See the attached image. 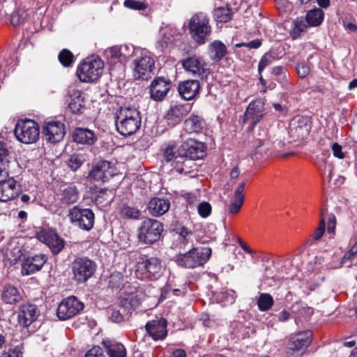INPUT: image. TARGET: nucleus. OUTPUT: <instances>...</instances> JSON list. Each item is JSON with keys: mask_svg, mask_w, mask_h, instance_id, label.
<instances>
[{"mask_svg": "<svg viewBox=\"0 0 357 357\" xmlns=\"http://www.w3.org/2000/svg\"><path fill=\"white\" fill-rule=\"evenodd\" d=\"M188 28L192 38L200 45L204 44L211 33L209 17L202 12L195 13L191 17Z\"/></svg>", "mask_w": 357, "mask_h": 357, "instance_id": "nucleus-4", "label": "nucleus"}, {"mask_svg": "<svg viewBox=\"0 0 357 357\" xmlns=\"http://www.w3.org/2000/svg\"><path fill=\"white\" fill-rule=\"evenodd\" d=\"M102 344L109 357H126L127 352L124 345L114 340H105Z\"/></svg>", "mask_w": 357, "mask_h": 357, "instance_id": "nucleus-32", "label": "nucleus"}, {"mask_svg": "<svg viewBox=\"0 0 357 357\" xmlns=\"http://www.w3.org/2000/svg\"><path fill=\"white\" fill-rule=\"evenodd\" d=\"M116 174V169L114 165L111 162L102 160L93 166L87 178L91 183H103L108 181Z\"/></svg>", "mask_w": 357, "mask_h": 357, "instance_id": "nucleus-12", "label": "nucleus"}, {"mask_svg": "<svg viewBox=\"0 0 357 357\" xmlns=\"http://www.w3.org/2000/svg\"><path fill=\"white\" fill-rule=\"evenodd\" d=\"M68 217L73 225L81 229L89 231L93 227L95 215L89 208L75 206L69 210Z\"/></svg>", "mask_w": 357, "mask_h": 357, "instance_id": "nucleus-11", "label": "nucleus"}, {"mask_svg": "<svg viewBox=\"0 0 357 357\" xmlns=\"http://www.w3.org/2000/svg\"><path fill=\"white\" fill-rule=\"evenodd\" d=\"M206 146L194 139H188L178 147L177 167L184 171L185 174L192 172L195 167V160L202 159L206 155Z\"/></svg>", "mask_w": 357, "mask_h": 357, "instance_id": "nucleus-1", "label": "nucleus"}, {"mask_svg": "<svg viewBox=\"0 0 357 357\" xmlns=\"http://www.w3.org/2000/svg\"><path fill=\"white\" fill-rule=\"evenodd\" d=\"M190 109L191 106L189 103H176L171 105L165 116L167 125L170 127L178 125L181 122L184 116L190 112Z\"/></svg>", "mask_w": 357, "mask_h": 357, "instance_id": "nucleus-21", "label": "nucleus"}, {"mask_svg": "<svg viewBox=\"0 0 357 357\" xmlns=\"http://www.w3.org/2000/svg\"><path fill=\"white\" fill-rule=\"evenodd\" d=\"M128 49L127 45L113 46L107 50V54L112 59H126L128 55L124 52V50Z\"/></svg>", "mask_w": 357, "mask_h": 357, "instance_id": "nucleus-48", "label": "nucleus"}, {"mask_svg": "<svg viewBox=\"0 0 357 357\" xmlns=\"http://www.w3.org/2000/svg\"><path fill=\"white\" fill-rule=\"evenodd\" d=\"M84 357H105V355L100 347L95 346L85 354Z\"/></svg>", "mask_w": 357, "mask_h": 357, "instance_id": "nucleus-55", "label": "nucleus"}, {"mask_svg": "<svg viewBox=\"0 0 357 357\" xmlns=\"http://www.w3.org/2000/svg\"><path fill=\"white\" fill-rule=\"evenodd\" d=\"M261 45V40L259 39L253 40L249 43H241L236 45L237 47H247L250 49H257Z\"/></svg>", "mask_w": 357, "mask_h": 357, "instance_id": "nucleus-58", "label": "nucleus"}, {"mask_svg": "<svg viewBox=\"0 0 357 357\" xmlns=\"http://www.w3.org/2000/svg\"><path fill=\"white\" fill-rule=\"evenodd\" d=\"M1 298L5 303L13 305L19 303L22 299V296L16 287L7 284L3 287Z\"/></svg>", "mask_w": 357, "mask_h": 357, "instance_id": "nucleus-33", "label": "nucleus"}, {"mask_svg": "<svg viewBox=\"0 0 357 357\" xmlns=\"http://www.w3.org/2000/svg\"><path fill=\"white\" fill-rule=\"evenodd\" d=\"M84 303L75 297L63 299L58 306L56 314L61 320H67L77 315L83 309Z\"/></svg>", "mask_w": 357, "mask_h": 357, "instance_id": "nucleus-13", "label": "nucleus"}, {"mask_svg": "<svg viewBox=\"0 0 357 357\" xmlns=\"http://www.w3.org/2000/svg\"><path fill=\"white\" fill-rule=\"evenodd\" d=\"M119 215L125 219L137 220L141 215V211L136 207L125 204L121 206Z\"/></svg>", "mask_w": 357, "mask_h": 357, "instance_id": "nucleus-42", "label": "nucleus"}, {"mask_svg": "<svg viewBox=\"0 0 357 357\" xmlns=\"http://www.w3.org/2000/svg\"><path fill=\"white\" fill-rule=\"evenodd\" d=\"M162 224L155 219L144 220L137 230L139 242L145 245H152L158 241L163 231Z\"/></svg>", "mask_w": 357, "mask_h": 357, "instance_id": "nucleus-6", "label": "nucleus"}, {"mask_svg": "<svg viewBox=\"0 0 357 357\" xmlns=\"http://www.w3.org/2000/svg\"><path fill=\"white\" fill-rule=\"evenodd\" d=\"M312 333L310 331L298 333L291 337L288 347L292 351H299L307 348L311 343Z\"/></svg>", "mask_w": 357, "mask_h": 357, "instance_id": "nucleus-27", "label": "nucleus"}, {"mask_svg": "<svg viewBox=\"0 0 357 357\" xmlns=\"http://www.w3.org/2000/svg\"><path fill=\"white\" fill-rule=\"evenodd\" d=\"M86 161V157L82 153H73L67 160L68 167L72 171H77Z\"/></svg>", "mask_w": 357, "mask_h": 357, "instance_id": "nucleus-44", "label": "nucleus"}, {"mask_svg": "<svg viewBox=\"0 0 357 357\" xmlns=\"http://www.w3.org/2000/svg\"><path fill=\"white\" fill-rule=\"evenodd\" d=\"M93 202L99 207H105L112 200L111 192L107 189H100L92 194Z\"/></svg>", "mask_w": 357, "mask_h": 357, "instance_id": "nucleus-38", "label": "nucleus"}, {"mask_svg": "<svg viewBox=\"0 0 357 357\" xmlns=\"http://www.w3.org/2000/svg\"><path fill=\"white\" fill-rule=\"evenodd\" d=\"M275 59V56L271 52L265 53L260 59L258 65V72L259 75L261 74L264 68L271 65Z\"/></svg>", "mask_w": 357, "mask_h": 357, "instance_id": "nucleus-49", "label": "nucleus"}, {"mask_svg": "<svg viewBox=\"0 0 357 357\" xmlns=\"http://www.w3.org/2000/svg\"><path fill=\"white\" fill-rule=\"evenodd\" d=\"M38 239L45 243L54 255L59 253L64 247V241L54 230L43 229L37 233Z\"/></svg>", "mask_w": 357, "mask_h": 357, "instance_id": "nucleus-16", "label": "nucleus"}, {"mask_svg": "<svg viewBox=\"0 0 357 357\" xmlns=\"http://www.w3.org/2000/svg\"><path fill=\"white\" fill-rule=\"evenodd\" d=\"M140 112L131 107H121L115 112V125L117 131L123 136L135 134L140 128Z\"/></svg>", "mask_w": 357, "mask_h": 357, "instance_id": "nucleus-2", "label": "nucleus"}, {"mask_svg": "<svg viewBox=\"0 0 357 357\" xmlns=\"http://www.w3.org/2000/svg\"><path fill=\"white\" fill-rule=\"evenodd\" d=\"M296 71L301 78H305L309 75L310 70L307 64L301 63L297 65Z\"/></svg>", "mask_w": 357, "mask_h": 357, "instance_id": "nucleus-56", "label": "nucleus"}, {"mask_svg": "<svg viewBox=\"0 0 357 357\" xmlns=\"http://www.w3.org/2000/svg\"><path fill=\"white\" fill-rule=\"evenodd\" d=\"M197 212L203 218H208L212 212V206L208 202H202L197 206Z\"/></svg>", "mask_w": 357, "mask_h": 357, "instance_id": "nucleus-50", "label": "nucleus"}, {"mask_svg": "<svg viewBox=\"0 0 357 357\" xmlns=\"http://www.w3.org/2000/svg\"><path fill=\"white\" fill-rule=\"evenodd\" d=\"M203 119L196 114H191L184 122L185 130L189 133L199 132L204 128Z\"/></svg>", "mask_w": 357, "mask_h": 357, "instance_id": "nucleus-36", "label": "nucleus"}, {"mask_svg": "<svg viewBox=\"0 0 357 357\" xmlns=\"http://www.w3.org/2000/svg\"><path fill=\"white\" fill-rule=\"evenodd\" d=\"M4 173L0 176V202H7L16 198L20 193V185L13 177L2 178Z\"/></svg>", "mask_w": 357, "mask_h": 357, "instance_id": "nucleus-15", "label": "nucleus"}, {"mask_svg": "<svg viewBox=\"0 0 357 357\" xmlns=\"http://www.w3.org/2000/svg\"><path fill=\"white\" fill-rule=\"evenodd\" d=\"M124 6L133 10H144L147 8L144 1H124Z\"/></svg>", "mask_w": 357, "mask_h": 357, "instance_id": "nucleus-54", "label": "nucleus"}, {"mask_svg": "<svg viewBox=\"0 0 357 357\" xmlns=\"http://www.w3.org/2000/svg\"><path fill=\"white\" fill-rule=\"evenodd\" d=\"M73 141L82 144L91 145L96 140L94 132L88 129L77 128L73 132Z\"/></svg>", "mask_w": 357, "mask_h": 357, "instance_id": "nucleus-29", "label": "nucleus"}, {"mask_svg": "<svg viewBox=\"0 0 357 357\" xmlns=\"http://www.w3.org/2000/svg\"><path fill=\"white\" fill-rule=\"evenodd\" d=\"M162 38L157 43V46L160 50L167 47L169 44H172L177 36V30L174 28L166 26L162 29Z\"/></svg>", "mask_w": 357, "mask_h": 357, "instance_id": "nucleus-37", "label": "nucleus"}, {"mask_svg": "<svg viewBox=\"0 0 357 357\" xmlns=\"http://www.w3.org/2000/svg\"><path fill=\"white\" fill-rule=\"evenodd\" d=\"M58 59L63 67L68 68L74 63L75 56L69 50L63 49L59 52Z\"/></svg>", "mask_w": 357, "mask_h": 357, "instance_id": "nucleus-47", "label": "nucleus"}, {"mask_svg": "<svg viewBox=\"0 0 357 357\" xmlns=\"http://www.w3.org/2000/svg\"><path fill=\"white\" fill-rule=\"evenodd\" d=\"M15 135L22 143L26 144L35 143L40 136L39 126L33 120H21L15 126Z\"/></svg>", "mask_w": 357, "mask_h": 357, "instance_id": "nucleus-10", "label": "nucleus"}, {"mask_svg": "<svg viewBox=\"0 0 357 357\" xmlns=\"http://www.w3.org/2000/svg\"><path fill=\"white\" fill-rule=\"evenodd\" d=\"M163 158L167 162H172V165L174 166L176 172L184 174V171L177 167V158L178 156V148L176 149L175 143L171 142L168 144L162 149Z\"/></svg>", "mask_w": 357, "mask_h": 357, "instance_id": "nucleus-34", "label": "nucleus"}, {"mask_svg": "<svg viewBox=\"0 0 357 357\" xmlns=\"http://www.w3.org/2000/svg\"><path fill=\"white\" fill-rule=\"evenodd\" d=\"M245 182H242L236 188L234 192V200L229 206V211L231 214H236L239 212L244 202L243 191Z\"/></svg>", "mask_w": 357, "mask_h": 357, "instance_id": "nucleus-35", "label": "nucleus"}, {"mask_svg": "<svg viewBox=\"0 0 357 357\" xmlns=\"http://www.w3.org/2000/svg\"><path fill=\"white\" fill-rule=\"evenodd\" d=\"M42 134L45 140L55 144L61 142L66 134L65 125L60 121L45 122L43 126Z\"/></svg>", "mask_w": 357, "mask_h": 357, "instance_id": "nucleus-17", "label": "nucleus"}, {"mask_svg": "<svg viewBox=\"0 0 357 357\" xmlns=\"http://www.w3.org/2000/svg\"><path fill=\"white\" fill-rule=\"evenodd\" d=\"M174 231L182 238L183 241L186 240L187 236L190 234V231L188 229V228L182 225L176 226L174 229Z\"/></svg>", "mask_w": 357, "mask_h": 357, "instance_id": "nucleus-59", "label": "nucleus"}, {"mask_svg": "<svg viewBox=\"0 0 357 357\" xmlns=\"http://www.w3.org/2000/svg\"><path fill=\"white\" fill-rule=\"evenodd\" d=\"M9 151L6 147V145L0 142V176L3 173L5 175H8V172L6 171V165L9 162L8 160Z\"/></svg>", "mask_w": 357, "mask_h": 357, "instance_id": "nucleus-46", "label": "nucleus"}, {"mask_svg": "<svg viewBox=\"0 0 357 357\" xmlns=\"http://www.w3.org/2000/svg\"><path fill=\"white\" fill-rule=\"evenodd\" d=\"M264 105L262 99L252 100L245 112L244 122L250 123L252 127L259 123L266 114Z\"/></svg>", "mask_w": 357, "mask_h": 357, "instance_id": "nucleus-18", "label": "nucleus"}, {"mask_svg": "<svg viewBox=\"0 0 357 357\" xmlns=\"http://www.w3.org/2000/svg\"><path fill=\"white\" fill-rule=\"evenodd\" d=\"M171 86V82L164 77H160L154 79L150 86L151 98L155 101L162 100L166 97Z\"/></svg>", "mask_w": 357, "mask_h": 357, "instance_id": "nucleus-23", "label": "nucleus"}, {"mask_svg": "<svg viewBox=\"0 0 357 357\" xmlns=\"http://www.w3.org/2000/svg\"><path fill=\"white\" fill-rule=\"evenodd\" d=\"M68 94L70 98V100L68 102V108L74 114L79 113L82 108L80 102L82 91L79 89H73L68 91Z\"/></svg>", "mask_w": 357, "mask_h": 357, "instance_id": "nucleus-39", "label": "nucleus"}, {"mask_svg": "<svg viewBox=\"0 0 357 357\" xmlns=\"http://www.w3.org/2000/svg\"><path fill=\"white\" fill-rule=\"evenodd\" d=\"M342 149V146L337 143H334L332 146V151L334 156L340 159L344 158V154Z\"/></svg>", "mask_w": 357, "mask_h": 357, "instance_id": "nucleus-61", "label": "nucleus"}, {"mask_svg": "<svg viewBox=\"0 0 357 357\" xmlns=\"http://www.w3.org/2000/svg\"><path fill=\"white\" fill-rule=\"evenodd\" d=\"M215 20L218 22H227L231 19L232 13L227 7H219L214 10Z\"/></svg>", "mask_w": 357, "mask_h": 357, "instance_id": "nucleus-45", "label": "nucleus"}, {"mask_svg": "<svg viewBox=\"0 0 357 357\" xmlns=\"http://www.w3.org/2000/svg\"><path fill=\"white\" fill-rule=\"evenodd\" d=\"M169 206L168 199L154 197L149 202L148 211L153 216H160L168 211Z\"/></svg>", "mask_w": 357, "mask_h": 357, "instance_id": "nucleus-28", "label": "nucleus"}, {"mask_svg": "<svg viewBox=\"0 0 357 357\" xmlns=\"http://www.w3.org/2000/svg\"><path fill=\"white\" fill-rule=\"evenodd\" d=\"M103 68L104 63L100 58H87L78 65L76 75L82 82H93L99 79Z\"/></svg>", "mask_w": 357, "mask_h": 357, "instance_id": "nucleus-5", "label": "nucleus"}, {"mask_svg": "<svg viewBox=\"0 0 357 357\" xmlns=\"http://www.w3.org/2000/svg\"><path fill=\"white\" fill-rule=\"evenodd\" d=\"M274 304L272 296L268 293H261L257 298L258 308L261 312L270 310Z\"/></svg>", "mask_w": 357, "mask_h": 357, "instance_id": "nucleus-43", "label": "nucleus"}, {"mask_svg": "<svg viewBox=\"0 0 357 357\" xmlns=\"http://www.w3.org/2000/svg\"><path fill=\"white\" fill-rule=\"evenodd\" d=\"M324 12L321 8H314L309 10L305 16L306 22L310 26H317L324 20Z\"/></svg>", "mask_w": 357, "mask_h": 357, "instance_id": "nucleus-40", "label": "nucleus"}, {"mask_svg": "<svg viewBox=\"0 0 357 357\" xmlns=\"http://www.w3.org/2000/svg\"><path fill=\"white\" fill-rule=\"evenodd\" d=\"M0 357H22V352L18 347L10 348L3 350Z\"/></svg>", "mask_w": 357, "mask_h": 357, "instance_id": "nucleus-52", "label": "nucleus"}, {"mask_svg": "<svg viewBox=\"0 0 357 357\" xmlns=\"http://www.w3.org/2000/svg\"><path fill=\"white\" fill-rule=\"evenodd\" d=\"M46 261L47 258L45 255H36L27 257L22 262V273L28 275L40 271Z\"/></svg>", "mask_w": 357, "mask_h": 357, "instance_id": "nucleus-25", "label": "nucleus"}, {"mask_svg": "<svg viewBox=\"0 0 357 357\" xmlns=\"http://www.w3.org/2000/svg\"><path fill=\"white\" fill-rule=\"evenodd\" d=\"M357 255V241L355 244L350 248V250L344 255L342 259V264L345 263L346 261L351 260L353 257H354Z\"/></svg>", "mask_w": 357, "mask_h": 357, "instance_id": "nucleus-57", "label": "nucleus"}, {"mask_svg": "<svg viewBox=\"0 0 357 357\" xmlns=\"http://www.w3.org/2000/svg\"><path fill=\"white\" fill-rule=\"evenodd\" d=\"M71 270L73 279L77 283H84L94 275L96 264L86 257H79L72 262Z\"/></svg>", "mask_w": 357, "mask_h": 357, "instance_id": "nucleus-9", "label": "nucleus"}, {"mask_svg": "<svg viewBox=\"0 0 357 357\" xmlns=\"http://www.w3.org/2000/svg\"><path fill=\"white\" fill-rule=\"evenodd\" d=\"M145 328L154 340H164L167 335V321L163 318L149 321Z\"/></svg>", "mask_w": 357, "mask_h": 357, "instance_id": "nucleus-24", "label": "nucleus"}, {"mask_svg": "<svg viewBox=\"0 0 357 357\" xmlns=\"http://www.w3.org/2000/svg\"><path fill=\"white\" fill-rule=\"evenodd\" d=\"M312 128V122L307 116H298L290 123L289 133L292 137L298 140L306 138Z\"/></svg>", "mask_w": 357, "mask_h": 357, "instance_id": "nucleus-19", "label": "nucleus"}, {"mask_svg": "<svg viewBox=\"0 0 357 357\" xmlns=\"http://www.w3.org/2000/svg\"><path fill=\"white\" fill-rule=\"evenodd\" d=\"M111 319L114 322L119 323L123 320V314L120 312V310L114 309L111 314Z\"/></svg>", "mask_w": 357, "mask_h": 357, "instance_id": "nucleus-63", "label": "nucleus"}, {"mask_svg": "<svg viewBox=\"0 0 357 357\" xmlns=\"http://www.w3.org/2000/svg\"><path fill=\"white\" fill-rule=\"evenodd\" d=\"M336 226V218L334 214L331 213L329 215L327 231L329 234H334Z\"/></svg>", "mask_w": 357, "mask_h": 357, "instance_id": "nucleus-60", "label": "nucleus"}, {"mask_svg": "<svg viewBox=\"0 0 357 357\" xmlns=\"http://www.w3.org/2000/svg\"><path fill=\"white\" fill-rule=\"evenodd\" d=\"M208 50L210 59L215 63L220 61L227 53V47L220 40L211 43L208 46Z\"/></svg>", "mask_w": 357, "mask_h": 357, "instance_id": "nucleus-31", "label": "nucleus"}, {"mask_svg": "<svg viewBox=\"0 0 357 357\" xmlns=\"http://www.w3.org/2000/svg\"><path fill=\"white\" fill-rule=\"evenodd\" d=\"M134 76L135 79H147L155 66V61L149 55H144L134 61Z\"/></svg>", "mask_w": 357, "mask_h": 357, "instance_id": "nucleus-20", "label": "nucleus"}, {"mask_svg": "<svg viewBox=\"0 0 357 357\" xmlns=\"http://www.w3.org/2000/svg\"><path fill=\"white\" fill-rule=\"evenodd\" d=\"M45 11L44 6L39 5V1H23L10 15V24L19 26L31 19L34 13L42 15Z\"/></svg>", "mask_w": 357, "mask_h": 357, "instance_id": "nucleus-7", "label": "nucleus"}, {"mask_svg": "<svg viewBox=\"0 0 357 357\" xmlns=\"http://www.w3.org/2000/svg\"><path fill=\"white\" fill-rule=\"evenodd\" d=\"M200 84L198 80L188 79L179 84L178 91L181 96L185 100H192L199 93Z\"/></svg>", "mask_w": 357, "mask_h": 357, "instance_id": "nucleus-26", "label": "nucleus"}, {"mask_svg": "<svg viewBox=\"0 0 357 357\" xmlns=\"http://www.w3.org/2000/svg\"><path fill=\"white\" fill-rule=\"evenodd\" d=\"M160 272L161 261L155 257L142 258L135 266V275L142 280H156L160 277Z\"/></svg>", "mask_w": 357, "mask_h": 357, "instance_id": "nucleus-8", "label": "nucleus"}, {"mask_svg": "<svg viewBox=\"0 0 357 357\" xmlns=\"http://www.w3.org/2000/svg\"><path fill=\"white\" fill-rule=\"evenodd\" d=\"M132 298L133 296L132 295H128L126 298H121L119 305L123 308V312L131 310L134 307V304L132 303Z\"/></svg>", "mask_w": 357, "mask_h": 357, "instance_id": "nucleus-53", "label": "nucleus"}, {"mask_svg": "<svg viewBox=\"0 0 357 357\" xmlns=\"http://www.w3.org/2000/svg\"><path fill=\"white\" fill-rule=\"evenodd\" d=\"M39 311L36 305L27 303L20 305L17 311V321L20 326L23 327L29 326L34 322Z\"/></svg>", "mask_w": 357, "mask_h": 357, "instance_id": "nucleus-22", "label": "nucleus"}, {"mask_svg": "<svg viewBox=\"0 0 357 357\" xmlns=\"http://www.w3.org/2000/svg\"><path fill=\"white\" fill-rule=\"evenodd\" d=\"M325 229H326L325 220H324V218H323V216L321 215L320 222H319V225L317 228V229L314 231V233L312 234L311 238L309 239V243H312L311 242L312 241H314V240L317 241V240L320 239L321 238V236H323V234L325 231Z\"/></svg>", "mask_w": 357, "mask_h": 357, "instance_id": "nucleus-51", "label": "nucleus"}, {"mask_svg": "<svg viewBox=\"0 0 357 357\" xmlns=\"http://www.w3.org/2000/svg\"><path fill=\"white\" fill-rule=\"evenodd\" d=\"M79 192L77 188L70 184L63 188L60 192L59 200L62 204L71 205L77 202Z\"/></svg>", "mask_w": 357, "mask_h": 357, "instance_id": "nucleus-30", "label": "nucleus"}, {"mask_svg": "<svg viewBox=\"0 0 357 357\" xmlns=\"http://www.w3.org/2000/svg\"><path fill=\"white\" fill-rule=\"evenodd\" d=\"M210 248H192L184 253L176 256V261L180 266L187 268H195L202 266L211 256Z\"/></svg>", "mask_w": 357, "mask_h": 357, "instance_id": "nucleus-3", "label": "nucleus"}, {"mask_svg": "<svg viewBox=\"0 0 357 357\" xmlns=\"http://www.w3.org/2000/svg\"><path fill=\"white\" fill-rule=\"evenodd\" d=\"M185 199H186L187 202L190 205H194V204H197V202H199V197L197 195L192 194V193L186 194Z\"/></svg>", "mask_w": 357, "mask_h": 357, "instance_id": "nucleus-64", "label": "nucleus"}, {"mask_svg": "<svg viewBox=\"0 0 357 357\" xmlns=\"http://www.w3.org/2000/svg\"><path fill=\"white\" fill-rule=\"evenodd\" d=\"M308 24L302 19H296L292 24V29L290 31L291 37L295 40L304 34L307 29Z\"/></svg>", "mask_w": 357, "mask_h": 357, "instance_id": "nucleus-41", "label": "nucleus"}, {"mask_svg": "<svg viewBox=\"0 0 357 357\" xmlns=\"http://www.w3.org/2000/svg\"><path fill=\"white\" fill-rule=\"evenodd\" d=\"M182 66L189 74L200 79L206 78L210 73V69L205 61L197 56H189L183 59Z\"/></svg>", "mask_w": 357, "mask_h": 357, "instance_id": "nucleus-14", "label": "nucleus"}, {"mask_svg": "<svg viewBox=\"0 0 357 357\" xmlns=\"http://www.w3.org/2000/svg\"><path fill=\"white\" fill-rule=\"evenodd\" d=\"M277 7L280 12L284 13H287L291 9L290 1H277Z\"/></svg>", "mask_w": 357, "mask_h": 357, "instance_id": "nucleus-62", "label": "nucleus"}]
</instances>
